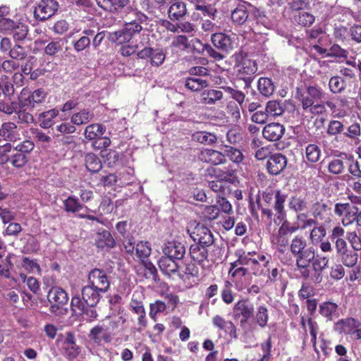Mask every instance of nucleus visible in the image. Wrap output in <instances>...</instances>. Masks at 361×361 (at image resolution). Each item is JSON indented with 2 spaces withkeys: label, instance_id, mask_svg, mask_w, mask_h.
I'll use <instances>...</instances> for the list:
<instances>
[{
  "label": "nucleus",
  "instance_id": "f257e3e1",
  "mask_svg": "<svg viewBox=\"0 0 361 361\" xmlns=\"http://www.w3.org/2000/svg\"><path fill=\"white\" fill-rule=\"evenodd\" d=\"M296 270L303 279L310 278L314 283H320L322 281V271L328 267L329 259L326 256L316 255L315 249L310 247L295 261Z\"/></svg>",
  "mask_w": 361,
  "mask_h": 361
},
{
  "label": "nucleus",
  "instance_id": "f03ea898",
  "mask_svg": "<svg viewBox=\"0 0 361 361\" xmlns=\"http://www.w3.org/2000/svg\"><path fill=\"white\" fill-rule=\"evenodd\" d=\"M300 228L298 223H292L288 220L283 221L277 233L271 236V243L276 250L280 261L286 265L291 264L293 260L288 252L291 235Z\"/></svg>",
  "mask_w": 361,
  "mask_h": 361
},
{
  "label": "nucleus",
  "instance_id": "7ed1b4c3",
  "mask_svg": "<svg viewBox=\"0 0 361 361\" xmlns=\"http://www.w3.org/2000/svg\"><path fill=\"white\" fill-rule=\"evenodd\" d=\"M221 250L219 247H206L205 245L193 243L190 246V259L202 267L205 263H215L221 257Z\"/></svg>",
  "mask_w": 361,
  "mask_h": 361
},
{
  "label": "nucleus",
  "instance_id": "20e7f679",
  "mask_svg": "<svg viewBox=\"0 0 361 361\" xmlns=\"http://www.w3.org/2000/svg\"><path fill=\"white\" fill-rule=\"evenodd\" d=\"M47 94V92L42 88L35 90L32 92L24 88L18 97L19 107L29 111L39 109L45 103Z\"/></svg>",
  "mask_w": 361,
  "mask_h": 361
},
{
  "label": "nucleus",
  "instance_id": "39448f33",
  "mask_svg": "<svg viewBox=\"0 0 361 361\" xmlns=\"http://www.w3.org/2000/svg\"><path fill=\"white\" fill-rule=\"evenodd\" d=\"M286 198L287 195L283 193L280 190L264 191L262 193V199L266 203L271 204L272 201L274 200L273 207L276 212L275 216L280 221L286 217L285 211Z\"/></svg>",
  "mask_w": 361,
  "mask_h": 361
},
{
  "label": "nucleus",
  "instance_id": "423d86ee",
  "mask_svg": "<svg viewBox=\"0 0 361 361\" xmlns=\"http://www.w3.org/2000/svg\"><path fill=\"white\" fill-rule=\"evenodd\" d=\"M47 299L50 303L49 310L56 315L64 314L63 307L68 301L67 293L61 288L58 286L52 287L47 295Z\"/></svg>",
  "mask_w": 361,
  "mask_h": 361
},
{
  "label": "nucleus",
  "instance_id": "0eeeda50",
  "mask_svg": "<svg viewBox=\"0 0 361 361\" xmlns=\"http://www.w3.org/2000/svg\"><path fill=\"white\" fill-rule=\"evenodd\" d=\"M333 202L329 199H321L314 202L311 207L312 216L323 223H330L334 217Z\"/></svg>",
  "mask_w": 361,
  "mask_h": 361
},
{
  "label": "nucleus",
  "instance_id": "6e6552de",
  "mask_svg": "<svg viewBox=\"0 0 361 361\" xmlns=\"http://www.w3.org/2000/svg\"><path fill=\"white\" fill-rule=\"evenodd\" d=\"M334 247L337 256L340 258L341 262L348 267H353L357 262L358 254L350 250L345 238L334 240Z\"/></svg>",
  "mask_w": 361,
  "mask_h": 361
},
{
  "label": "nucleus",
  "instance_id": "1a4fd4ad",
  "mask_svg": "<svg viewBox=\"0 0 361 361\" xmlns=\"http://www.w3.org/2000/svg\"><path fill=\"white\" fill-rule=\"evenodd\" d=\"M324 93L318 85H310L305 87L304 93L297 90V98L300 102L304 111H307V106H312L315 102L321 100Z\"/></svg>",
  "mask_w": 361,
  "mask_h": 361
},
{
  "label": "nucleus",
  "instance_id": "9d476101",
  "mask_svg": "<svg viewBox=\"0 0 361 361\" xmlns=\"http://www.w3.org/2000/svg\"><path fill=\"white\" fill-rule=\"evenodd\" d=\"M133 15L135 18L130 21L126 22L122 30L123 38L127 41H129L134 35L140 32L142 30L141 24H147L148 20V17L140 11H136Z\"/></svg>",
  "mask_w": 361,
  "mask_h": 361
},
{
  "label": "nucleus",
  "instance_id": "9b49d317",
  "mask_svg": "<svg viewBox=\"0 0 361 361\" xmlns=\"http://www.w3.org/2000/svg\"><path fill=\"white\" fill-rule=\"evenodd\" d=\"M59 4L56 0H41L34 11L36 20L44 21L52 17L59 10Z\"/></svg>",
  "mask_w": 361,
  "mask_h": 361
},
{
  "label": "nucleus",
  "instance_id": "f8f14e48",
  "mask_svg": "<svg viewBox=\"0 0 361 361\" xmlns=\"http://www.w3.org/2000/svg\"><path fill=\"white\" fill-rule=\"evenodd\" d=\"M254 305L248 299L238 300L233 307V314L235 318H240V325L243 326L254 317Z\"/></svg>",
  "mask_w": 361,
  "mask_h": 361
},
{
  "label": "nucleus",
  "instance_id": "ddd939ff",
  "mask_svg": "<svg viewBox=\"0 0 361 361\" xmlns=\"http://www.w3.org/2000/svg\"><path fill=\"white\" fill-rule=\"evenodd\" d=\"M195 243L206 247H215L214 235L211 230L203 224H198L190 234Z\"/></svg>",
  "mask_w": 361,
  "mask_h": 361
},
{
  "label": "nucleus",
  "instance_id": "4468645a",
  "mask_svg": "<svg viewBox=\"0 0 361 361\" xmlns=\"http://www.w3.org/2000/svg\"><path fill=\"white\" fill-rule=\"evenodd\" d=\"M287 164V157L282 153L277 152L270 155L267 159L266 167L269 174L277 176L284 171Z\"/></svg>",
  "mask_w": 361,
  "mask_h": 361
},
{
  "label": "nucleus",
  "instance_id": "2eb2a0df",
  "mask_svg": "<svg viewBox=\"0 0 361 361\" xmlns=\"http://www.w3.org/2000/svg\"><path fill=\"white\" fill-rule=\"evenodd\" d=\"M167 16L173 22L184 20L188 16L187 4L184 0H173L168 8Z\"/></svg>",
  "mask_w": 361,
  "mask_h": 361
},
{
  "label": "nucleus",
  "instance_id": "dca6fc26",
  "mask_svg": "<svg viewBox=\"0 0 361 361\" xmlns=\"http://www.w3.org/2000/svg\"><path fill=\"white\" fill-rule=\"evenodd\" d=\"M88 284L104 293L108 290L110 285L106 274L99 269H94L89 273Z\"/></svg>",
  "mask_w": 361,
  "mask_h": 361
},
{
  "label": "nucleus",
  "instance_id": "f3484780",
  "mask_svg": "<svg viewBox=\"0 0 361 361\" xmlns=\"http://www.w3.org/2000/svg\"><path fill=\"white\" fill-rule=\"evenodd\" d=\"M62 350L64 355L69 360L77 358L81 353V348L77 345L73 333L68 331L62 343Z\"/></svg>",
  "mask_w": 361,
  "mask_h": 361
},
{
  "label": "nucleus",
  "instance_id": "a211bd4d",
  "mask_svg": "<svg viewBox=\"0 0 361 361\" xmlns=\"http://www.w3.org/2000/svg\"><path fill=\"white\" fill-rule=\"evenodd\" d=\"M130 310L135 314L138 315L137 322L138 324L142 327L145 328L147 324V321L146 318V312L143 305V301L142 299V296L140 295L138 293L135 292L131 298V301L130 302Z\"/></svg>",
  "mask_w": 361,
  "mask_h": 361
},
{
  "label": "nucleus",
  "instance_id": "6ab92c4d",
  "mask_svg": "<svg viewBox=\"0 0 361 361\" xmlns=\"http://www.w3.org/2000/svg\"><path fill=\"white\" fill-rule=\"evenodd\" d=\"M309 250L307 240L302 235H296L291 239L288 252L293 262Z\"/></svg>",
  "mask_w": 361,
  "mask_h": 361
},
{
  "label": "nucleus",
  "instance_id": "aec40b11",
  "mask_svg": "<svg viewBox=\"0 0 361 361\" xmlns=\"http://www.w3.org/2000/svg\"><path fill=\"white\" fill-rule=\"evenodd\" d=\"M178 260L162 256L159 262V267L163 274L171 277L173 276H177L179 277L180 267Z\"/></svg>",
  "mask_w": 361,
  "mask_h": 361
},
{
  "label": "nucleus",
  "instance_id": "412c9836",
  "mask_svg": "<svg viewBox=\"0 0 361 361\" xmlns=\"http://www.w3.org/2000/svg\"><path fill=\"white\" fill-rule=\"evenodd\" d=\"M166 257L180 261L186 253V248L183 243L179 241H169L163 249Z\"/></svg>",
  "mask_w": 361,
  "mask_h": 361
},
{
  "label": "nucleus",
  "instance_id": "4be33fe9",
  "mask_svg": "<svg viewBox=\"0 0 361 361\" xmlns=\"http://www.w3.org/2000/svg\"><path fill=\"white\" fill-rule=\"evenodd\" d=\"M286 131L283 124L279 123H270L267 124L262 130L264 138L269 141H278L284 135Z\"/></svg>",
  "mask_w": 361,
  "mask_h": 361
},
{
  "label": "nucleus",
  "instance_id": "5701e85b",
  "mask_svg": "<svg viewBox=\"0 0 361 361\" xmlns=\"http://www.w3.org/2000/svg\"><path fill=\"white\" fill-rule=\"evenodd\" d=\"M81 293L85 304L89 307H94L99 302L102 294L104 293L87 283L82 287Z\"/></svg>",
  "mask_w": 361,
  "mask_h": 361
},
{
  "label": "nucleus",
  "instance_id": "b1692460",
  "mask_svg": "<svg viewBox=\"0 0 361 361\" xmlns=\"http://www.w3.org/2000/svg\"><path fill=\"white\" fill-rule=\"evenodd\" d=\"M199 159L200 161L213 165L224 164L226 162L222 152L211 149H204L201 151Z\"/></svg>",
  "mask_w": 361,
  "mask_h": 361
},
{
  "label": "nucleus",
  "instance_id": "393cba45",
  "mask_svg": "<svg viewBox=\"0 0 361 361\" xmlns=\"http://www.w3.org/2000/svg\"><path fill=\"white\" fill-rule=\"evenodd\" d=\"M213 45L220 51L228 53L233 49V41L231 37L223 32H216L211 37Z\"/></svg>",
  "mask_w": 361,
  "mask_h": 361
},
{
  "label": "nucleus",
  "instance_id": "a878e982",
  "mask_svg": "<svg viewBox=\"0 0 361 361\" xmlns=\"http://www.w3.org/2000/svg\"><path fill=\"white\" fill-rule=\"evenodd\" d=\"M209 175L214 176L217 180L221 181H233L236 175V171L229 166L224 169L218 167H210L207 169Z\"/></svg>",
  "mask_w": 361,
  "mask_h": 361
},
{
  "label": "nucleus",
  "instance_id": "bb28decb",
  "mask_svg": "<svg viewBox=\"0 0 361 361\" xmlns=\"http://www.w3.org/2000/svg\"><path fill=\"white\" fill-rule=\"evenodd\" d=\"M212 324L225 334L236 338V327L232 321L226 320L223 317L216 315L212 318Z\"/></svg>",
  "mask_w": 361,
  "mask_h": 361
},
{
  "label": "nucleus",
  "instance_id": "cd10ccee",
  "mask_svg": "<svg viewBox=\"0 0 361 361\" xmlns=\"http://www.w3.org/2000/svg\"><path fill=\"white\" fill-rule=\"evenodd\" d=\"M235 67L238 73L243 75H252L258 70L256 61L247 56H242L240 60L238 59Z\"/></svg>",
  "mask_w": 361,
  "mask_h": 361
},
{
  "label": "nucleus",
  "instance_id": "c85d7f7f",
  "mask_svg": "<svg viewBox=\"0 0 361 361\" xmlns=\"http://www.w3.org/2000/svg\"><path fill=\"white\" fill-rule=\"evenodd\" d=\"M200 271L195 262L188 261L183 262V265L180 267L179 279L183 282L190 281L191 278H197Z\"/></svg>",
  "mask_w": 361,
  "mask_h": 361
},
{
  "label": "nucleus",
  "instance_id": "c756f323",
  "mask_svg": "<svg viewBox=\"0 0 361 361\" xmlns=\"http://www.w3.org/2000/svg\"><path fill=\"white\" fill-rule=\"evenodd\" d=\"M249 11L245 3H239L232 11L231 19L233 24L243 25L248 19Z\"/></svg>",
  "mask_w": 361,
  "mask_h": 361
},
{
  "label": "nucleus",
  "instance_id": "7c9ffc66",
  "mask_svg": "<svg viewBox=\"0 0 361 361\" xmlns=\"http://www.w3.org/2000/svg\"><path fill=\"white\" fill-rule=\"evenodd\" d=\"M336 326L340 333L350 335L356 328L361 326V322L353 317H348L338 320L336 323Z\"/></svg>",
  "mask_w": 361,
  "mask_h": 361
},
{
  "label": "nucleus",
  "instance_id": "2f4dec72",
  "mask_svg": "<svg viewBox=\"0 0 361 361\" xmlns=\"http://www.w3.org/2000/svg\"><path fill=\"white\" fill-rule=\"evenodd\" d=\"M224 98V94L221 90L215 89L204 90L201 92V102L206 105H214L221 102Z\"/></svg>",
  "mask_w": 361,
  "mask_h": 361
},
{
  "label": "nucleus",
  "instance_id": "473e14b6",
  "mask_svg": "<svg viewBox=\"0 0 361 361\" xmlns=\"http://www.w3.org/2000/svg\"><path fill=\"white\" fill-rule=\"evenodd\" d=\"M98 6L103 10L116 13L126 7L129 0H96Z\"/></svg>",
  "mask_w": 361,
  "mask_h": 361
},
{
  "label": "nucleus",
  "instance_id": "72a5a7b5",
  "mask_svg": "<svg viewBox=\"0 0 361 361\" xmlns=\"http://www.w3.org/2000/svg\"><path fill=\"white\" fill-rule=\"evenodd\" d=\"M235 256L237 257L236 261L240 265H243L244 267H247L248 266L252 267V269L257 267L259 266V264L257 262V259L254 257L256 255V252H245L243 250H238L235 252Z\"/></svg>",
  "mask_w": 361,
  "mask_h": 361
},
{
  "label": "nucleus",
  "instance_id": "f704fd0d",
  "mask_svg": "<svg viewBox=\"0 0 361 361\" xmlns=\"http://www.w3.org/2000/svg\"><path fill=\"white\" fill-rule=\"evenodd\" d=\"M16 124L13 122L4 123L0 128V136L5 140L16 142L19 139Z\"/></svg>",
  "mask_w": 361,
  "mask_h": 361
},
{
  "label": "nucleus",
  "instance_id": "c9c22d12",
  "mask_svg": "<svg viewBox=\"0 0 361 361\" xmlns=\"http://www.w3.org/2000/svg\"><path fill=\"white\" fill-rule=\"evenodd\" d=\"M105 132V126L100 123H92L85 128L84 135L86 140L94 142L98 138H101Z\"/></svg>",
  "mask_w": 361,
  "mask_h": 361
},
{
  "label": "nucleus",
  "instance_id": "e433bc0d",
  "mask_svg": "<svg viewBox=\"0 0 361 361\" xmlns=\"http://www.w3.org/2000/svg\"><path fill=\"white\" fill-rule=\"evenodd\" d=\"M82 34L83 35L78 39L72 42L74 50L77 52L82 51L90 47L91 44L90 37L94 35V30L85 29L82 31Z\"/></svg>",
  "mask_w": 361,
  "mask_h": 361
},
{
  "label": "nucleus",
  "instance_id": "4c0bfd02",
  "mask_svg": "<svg viewBox=\"0 0 361 361\" xmlns=\"http://www.w3.org/2000/svg\"><path fill=\"white\" fill-rule=\"evenodd\" d=\"M95 245L97 247L102 249L104 247L113 248L116 245V240L110 231L103 230L102 231L97 233Z\"/></svg>",
  "mask_w": 361,
  "mask_h": 361
},
{
  "label": "nucleus",
  "instance_id": "58836bf2",
  "mask_svg": "<svg viewBox=\"0 0 361 361\" xmlns=\"http://www.w3.org/2000/svg\"><path fill=\"white\" fill-rule=\"evenodd\" d=\"M185 87L192 92H200L209 85L207 80L198 77H188L185 78Z\"/></svg>",
  "mask_w": 361,
  "mask_h": 361
},
{
  "label": "nucleus",
  "instance_id": "ea45409f",
  "mask_svg": "<svg viewBox=\"0 0 361 361\" xmlns=\"http://www.w3.org/2000/svg\"><path fill=\"white\" fill-rule=\"evenodd\" d=\"M276 86L269 78L261 77L257 81V90L259 92L265 97H269L273 94Z\"/></svg>",
  "mask_w": 361,
  "mask_h": 361
},
{
  "label": "nucleus",
  "instance_id": "a19ab883",
  "mask_svg": "<svg viewBox=\"0 0 361 361\" xmlns=\"http://www.w3.org/2000/svg\"><path fill=\"white\" fill-rule=\"evenodd\" d=\"M59 111L56 109H51L40 113L38 116L39 126L43 128H49L54 125V119L59 115Z\"/></svg>",
  "mask_w": 361,
  "mask_h": 361
},
{
  "label": "nucleus",
  "instance_id": "79ce46f5",
  "mask_svg": "<svg viewBox=\"0 0 361 361\" xmlns=\"http://www.w3.org/2000/svg\"><path fill=\"white\" fill-rule=\"evenodd\" d=\"M94 115L88 109H83L80 111L73 114L71 117V121L75 126H81L87 123L93 119Z\"/></svg>",
  "mask_w": 361,
  "mask_h": 361
},
{
  "label": "nucleus",
  "instance_id": "37998d69",
  "mask_svg": "<svg viewBox=\"0 0 361 361\" xmlns=\"http://www.w3.org/2000/svg\"><path fill=\"white\" fill-rule=\"evenodd\" d=\"M63 209L68 213L75 214L87 208L84 204L80 202L78 198L74 195H70L63 201Z\"/></svg>",
  "mask_w": 361,
  "mask_h": 361
},
{
  "label": "nucleus",
  "instance_id": "c03bdc74",
  "mask_svg": "<svg viewBox=\"0 0 361 361\" xmlns=\"http://www.w3.org/2000/svg\"><path fill=\"white\" fill-rule=\"evenodd\" d=\"M319 314L329 321H332L338 310V305L335 302L326 301L319 305Z\"/></svg>",
  "mask_w": 361,
  "mask_h": 361
},
{
  "label": "nucleus",
  "instance_id": "a18cd8bd",
  "mask_svg": "<svg viewBox=\"0 0 361 361\" xmlns=\"http://www.w3.org/2000/svg\"><path fill=\"white\" fill-rule=\"evenodd\" d=\"M288 207L290 210L298 213L305 210L307 203L305 197L295 194L288 200Z\"/></svg>",
  "mask_w": 361,
  "mask_h": 361
},
{
  "label": "nucleus",
  "instance_id": "49530a36",
  "mask_svg": "<svg viewBox=\"0 0 361 361\" xmlns=\"http://www.w3.org/2000/svg\"><path fill=\"white\" fill-rule=\"evenodd\" d=\"M224 158L228 157L232 162L239 164L244 160V155L240 149L232 146L225 145L223 149Z\"/></svg>",
  "mask_w": 361,
  "mask_h": 361
},
{
  "label": "nucleus",
  "instance_id": "de8ad7c7",
  "mask_svg": "<svg viewBox=\"0 0 361 361\" xmlns=\"http://www.w3.org/2000/svg\"><path fill=\"white\" fill-rule=\"evenodd\" d=\"M257 262L259 264V262H264L263 268L260 269L259 266L255 268H253L252 274L255 276H265L269 272L270 269L271 268V264L273 262L271 260V257H267L264 255H259L256 252Z\"/></svg>",
  "mask_w": 361,
  "mask_h": 361
},
{
  "label": "nucleus",
  "instance_id": "09e8293b",
  "mask_svg": "<svg viewBox=\"0 0 361 361\" xmlns=\"http://www.w3.org/2000/svg\"><path fill=\"white\" fill-rule=\"evenodd\" d=\"M85 165L86 169L91 173H97L102 168L99 158L94 153H87L85 155Z\"/></svg>",
  "mask_w": 361,
  "mask_h": 361
},
{
  "label": "nucleus",
  "instance_id": "8fccbe9b",
  "mask_svg": "<svg viewBox=\"0 0 361 361\" xmlns=\"http://www.w3.org/2000/svg\"><path fill=\"white\" fill-rule=\"evenodd\" d=\"M136 256L139 259L140 263L149 260V257L151 255L152 249L149 242L140 241L135 245Z\"/></svg>",
  "mask_w": 361,
  "mask_h": 361
},
{
  "label": "nucleus",
  "instance_id": "3c124183",
  "mask_svg": "<svg viewBox=\"0 0 361 361\" xmlns=\"http://www.w3.org/2000/svg\"><path fill=\"white\" fill-rule=\"evenodd\" d=\"M345 158L342 156L334 157L328 164V171L334 175H339L344 172V161Z\"/></svg>",
  "mask_w": 361,
  "mask_h": 361
},
{
  "label": "nucleus",
  "instance_id": "603ef678",
  "mask_svg": "<svg viewBox=\"0 0 361 361\" xmlns=\"http://www.w3.org/2000/svg\"><path fill=\"white\" fill-rule=\"evenodd\" d=\"M228 276L231 279H241L249 274L247 267H244L240 264H238L236 260L230 263V268L228 271Z\"/></svg>",
  "mask_w": 361,
  "mask_h": 361
},
{
  "label": "nucleus",
  "instance_id": "864d4df0",
  "mask_svg": "<svg viewBox=\"0 0 361 361\" xmlns=\"http://www.w3.org/2000/svg\"><path fill=\"white\" fill-rule=\"evenodd\" d=\"M29 157L24 154L14 151L10 154V164L16 169L23 168L28 162Z\"/></svg>",
  "mask_w": 361,
  "mask_h": 361
},
{
  "label": "nucleus",
  "instance_id": "5fc2aeb1",
  "mask_svg": "<svg viewBox=\"0 0 361 361\" xmlns=\"http://www.w3.org/2000/svg\"><path fill=\"white\" fill-rule=\"evenodd\" d=\"M329 87L333 94H339L345 90L346 82L340 76H333L329 81Z\"/></svg>",
  "mask_w": 361,
  "mask_h": 361
},
{
  "label": "nucleus",
  "instance_id": "6e6d98bb",
  "mask_svg": "<svg viewBox=\"0 0 361 361\" xmlns=\"http://www.w3.org/2000/svg\"><path fill=\"white\" fill-rule=\"evenodd\" d=\"M321 156V149L316 144H309L305 148V159L311 164L317 162Z\"/></svg>",
  "mask_w": 361,
  "mask_h": 361
},
{
  "label": "nucleus",
  "instance_id": "4d7b16f0",
  "mask_svg": "<svg viewBox=\"0 0 361 361\" xmlns=\"http://www.w3.org/2000/svg\"><path fill=\"white\" fill-rule=\"evenodd\" d=\"M293 20L298 25L303 27H310L315 20L314 16L307 12H298L293 16Z\"/></svg>",
  "mask_w": 361,
  "mask_h": 361
},
{
  "label": "nucleus",
  "instance_id": "13d9d810",
  "mask_svg": "<svg viewBox=\"0 0 361 361\" xmlns=\"http://www.w3.org/2000/svg\"><path fill=\"white\" fill-rule=\"evenodd\" d=\"M254 319L255 323L260 327L264 328L267 325L269 320L268 309L264 305H259L257 309L256 314H254Z\"/></svg>",
  "mask_w": 361,
  "mask_h": 361
},
{
  "label": "nucleus",
  "instance_id": "bf43d9fd",
  "mask_svg": "<svg viewBox=\"0 0 361 361\" xmlns=\"http://www.w3.org/2000/svg\"><path fill=\"white\" fill-rule=\"evenodd\" d=\"M109 333L102 336V339L106 343L112 341L114 336L117 334L118 329V322L114 319H107L105 322Z\"/></svg>",
  "mask_w": 361,
  "mask_h": 361
},
{
  "label": "nucleus",
  "instance_id": "052dcab7",
  "mask_svg": "<svg viewBox=\"0 0 361 361\" xmlns=\"http://www.w3.org/2000/svg\"><path fill=\"white\" fill-rule=\"evenodd\" d=\"M141 264L143 267L144 277L157 282L159 280V276L155 266L149 260L143 262Z\"/></svg>",
  "mask_w": 361,
  "mask_h": 361
},
{
  "label": "nucleus",
  "instance_id": "680f3d73",
  "mask_svg": "<svg viewBox=\"0 0 361 361\" xmlns=\"http://www.w3.org/2000/svg\"><path fill=\"white\" fill-rule=\"evenodd\" d=\"M265 109L269 116H279L284 112L283 104L276 100H270L266 104Z\"/></svg>",
  "mask_w": 361,
  "mask_h": 361
},
{
  "label": "nucleus",
  "instance_id": "e2e57ef3",
  "mask_svg": "<svg viewBox=\"0 0 361 361\" xmlns=\"http://www.w3.org/2000/svg\"><path fill=\"white\" fill-rule=\"evenodd\" d=\"M193 137L198 142L204 145H212L217 140L214 134L206 131L197 132L193 135Z\"/></svg>",
  "mask_w": 361,
  "mask_h": 361
},
{
  "label": "nucleus",
  "instance_id": "0e129e2a",
  "mask_svg": "<svg viewBox=\"0 0 361 361\" xmlns=\"http://www.w3.org/2000/svg\"><path fill=\"white\" fill-rule=\"evenodd\" d=\"M28 33V25L25 23L17 22L11 32L13 39L16 41H21L25 39Z\"/></svg>",
  "mask_w": 361,
  "mask_h": 361
},
{
  "label": "nucleus",
  "instance_id": "69168bd1",
  "mask_svg": "<svg viewBox=\"0 0 361 361\" xmlns=\"http://www.w3.org/2000/svg\"><path fill=\"white\" fill-rule=\"evenodd\" d=\"M326 235V231L324 226H314L310 233V239L312 243L317 244L321 242Z\"/></svg>",
  "mask_w": 361,
  "mask_h": 361
},
{
  "label": "nucleus",
  "instance_id": "338daca9",
  "mask_svg": "<svg viewBox=\"0 0 361 361\" xmlns=\"http://www.w3.org/2000/svg\"><path fill=\"white\" fill-rule=\"evenodd\" d=\"M171 47L176 50H186L190 47L188 38L185 35H177L173 38Z\"/></svg>",
  "mask_w": 361,
  "mask_h": 361
},
{
  "label": "nucleus",
  "instance_id": "774afa93",
  "mask_svg": "<svg viewBox=\"0 0 361 361\" xmlns=\"http://www.w3.org/2000/svg\"><path fill=\"white\" fill-rule=\"evenodd\" d=\"M344 130V125L338 120H331L326 128V133L329 136H336Z\"/></svg>",
  "mask_w": 361,
  "mask_h": 361
}]
</instances>
